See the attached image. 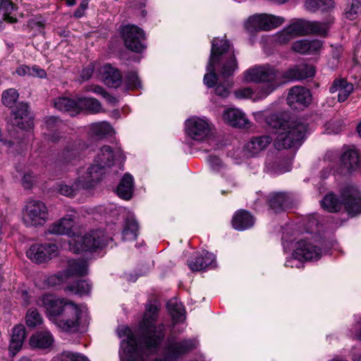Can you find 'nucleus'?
<instances>
[{
	"label": "nucleus",
	"instance_id": "39448f33",
	"mask_svg": "<svg viewBox=\"0 0 361 361\" xmlns=\"http://www.w3.org/2000/svg\"><path fill=\"white\" fill-rule=\"evenodd\" d=\"M243 80L247 82L262 83L256 92L254 100L263 99L284 83L283 71L274 66L264 64L254 66L243 73Z\"/></svg>",
	"mask_w": 361,
	"mask_h": 361
},
{
	"label": "nucleus",
	"instance_id": "b1692460",
	"mask_svg": "<svg viewBox=\"0 0 361 361\" xmlns=\"http://www.w3.org/2000/svg\"><path fill=\"white\" fill-rule=\"evenodd\" d=\"M353 90V85L345 79H336L329 87L331 93H338V101H345Z\"/></svg>",
	"mask_w": 361,
	"mask_h": 361
},
{
	"label": "nucleus",
	"instance_id": "5701e85b",
	"mask_svg": "<svg viewBox=\"0 0 361 361\" xmlns=\"http://www.w3.org/2000/svg\"><path fill=\"white\" fill-rule=\"evenodd\" d=\"M341 166L348 173H350L361 166V158L355 149H348L341 157Z\"/></svg>",
	"mask_w": 361,
	"mask_h": 361
},
{
	"label": "nucleus",
	"instance_id": "de8ad7c7",
	"mask_svg": "<svg viewBox=\"0 0 361 361\" xmlns=\"http://www.w3.org/2000/svg\"><path fill=\"white\" fill-rule=\"evenodd\" d=\"M59 360L61 361H89L83 355L72 351H63L59 355Z\"/></svg>",
	"mask_w": 361,
	"mask_h": 361
},
{
	"label": "nucleus",
	"instance_id": "f03ea898",
	"mask_svg": "<svg viewBox=\"0 0 361 361\" xmlns=\"http://www.w3.org/2000/svg\"><path fill=\"white\" fill-rule=\"evenodd\" d=\"M39 305L45 308L49 319L63 331L75 333L79 331L82 310L77 304L47 294L39 299Z\"/></svg>",
	"mask_w": 361,
	"mask_h": 361
},
{
	"label": "nucleus",
	"instance_id": "c9c22d12",
	"mask_svg": "<svg viewBox=\"0 0 361 361\" xmlns=\"http://www.w3.org/2000/svg\"><path fill=\"white\" fill-rule=\"evenodd\" d=\"M78 113L82 110L87 111L92 114L102 111V108L98 100L92 97L78 98Z\"/></svg>",
	"mask_w": 361,
	"mask_h": 361
},
{
	"label": "nucleus",
	"instance_id": "ddd939ff",
	"mask_svg": "<svg viewBox=\"0 0 361 361\" xmlns=\"http://www.w3.org/2000/svg\"><path fill=\"white\" fill-rule=\"evenodd\" d=\"M284 22V18L270 14H259L251 16L245 27L248 30H270L281 25Z\"/></svg>",
	"mask_w": 361,
	"mask_h": 361
},
{
	"label": "nucleus",
	"instance_id": "e433bc0d",
	"mask_svg": "<svg viewBox=\"0 0 361 361\" xmlns=\"http://www.w3.org/2000/svg\"><path fill=\"white\" fill-rule=\"evenodd\" d=\"M334 6L333 0H306L305 8L311 12L321 11L327 12L331 10Z\"/></svg>",
	"mask_w": 361,
	"mask_h": 361
},
{
	"label": "nucleus",
	"instance_id": "c756f323",
	"mask_svg": "<svg viewBox=\"0 0 361 361\" xmlns=\"http://www.w3.org/2000/svg\"><path fill=\"white\" fill-rule=\"evenodd\" d=\"M64 272L68 278L73 276H83L87 273V261L82 259H69L67 269Z\"/></svg>",
	"mask_w": 361,
	"mask_h": 361
},
{
	"label": "nucleus",
	"instance_id": "c03bdc74",
	"mask_svg": "<svg viewBox=\"0 0 361 361\" xmlns=\"http://www.w3.org/2000/svg\"><path fill=\"white\" fill-rule=\"evenodd\" d=\"M83 176L84 175L80 176L78 180L75 183V188L61 183L57 184L56 189L61 195L68 197H73L75 195L76 190L79 187L85 188L81 183H80V178H82Z\"/></svg>",
	"mask_w": 361,
	"mask_h": 361
},
{
	"label": "nucleus",
	"instance_id": "9d476101",
	"mask_svg": "<svg viewBox=\"0 0 361 361\" xmlns=\"http://www.w3.org/2000/svg\"><path fill=\"white\" fill-rule=\"evenodd\" d=\"M125 46L130 50L140 53L145 49L144 31L135 25H126L121 28Z\"/></svg>",
	"mask_w": 361,
	"mask_h": 361
},
{
	"label": "nucleus",
	"instance_id": "4468645a",
	"mask_svg": "<svg viewBox=\"0 0 361 361\" xmlns=\"http://www.w3.org/2000/svg\"><path fill=\"white\" fill-rule=\"evenodd\" d=\"M312 96L308 89L295 86L290 89L288 97V104L294 109H302L307 106L312 100Z\"/></svg>",
	"mask_w": 361,
	"mask_h": 361
},
{
	"label": "nucleus",
	"instance_id": "680f3d73",
	"mask_svg": "<svg viewBox=\"0 0 361 361\" xmlns=\"http://www.w3.org/2000/svg\"><path fill=\"white\" fill-rule=\"evenodd\" d=\"M87 92H92L95 94H100L104 97V94L106 92L104 89L99 85H92L86 87Z\"/></svg>",
	"mask_w": 361,
	"mask_h": 361
},
{
	"label": "nucleus",
	"instance_id": "3c124183",
	"mask_svg": "<svg viewBox=\"0 0 361 361\" xmlns=\"http://www.w3.org/2000/svg\"><path fill=\"white\" fill-rule=\"evenodd\" d=\"M68 279L64 271L63 273L51 275L47 277L46 281L49 286H54L59 285Z\"/></svg>",
	"mask_w": 361,
	"mask_h": 361
},
{
	"label": "nucleus",
	"instance_id": "412c9836",
	"mask_svg": "<svg viewBox=\"0 0 361 361\" xmlns=\"http://www.w3.org/2000/svg\"><path fill=\"white\" fill-rule=\"evenodd\" d=\"M104 82L109 87L116 88L121 85L122 76L119 71L110 64L104 65L101 69Z\"/></svg>",
	"mask_w": 361,
	"mask_h": 361
},
{
	"label": "nucleus",
	"instance_id": "bf43d9fd",
	"mask_svg": "<svg viewBox=\"0 0 361 361\" xmlns=\"http://www.w3.org/2000/svg\"><path fill=\"white\" fill-rule=\"evenodd\" d=\"M318 219L316 214L312 215L308 220L307 226L310 232H313L318 226Z\"/></svg>",
	"mask_w": 361,
	"mask_h": 361
},
{
	"label": "nucleus",
	"instance_id": "0eeeda50",
	"mask_svg": "<svg viewBox=\"0 0 361 361\" xmlns=\"http://www.w3.org/2000/svg\"><path fill=\"white\" fill-rule=\"evenodd\" d=\"M322 207L329 212H337L344 207L351 216L361 213V192L353 186L344 188L341 192V201L334 194H327L322 200Z\"/></svg>",
	"mask_w": 361,
	"mask_h": 361
},
{
	"label": "nucleus",
	"instance_id": "4be33fe9",
	"mask_svg": "<svg viewBox=\"0 0 361 361\" xmlns=\"http://www.w3.org/2000/svg\"><path fill=\"white\" fill-rule=\"evenodd\" d=\"M322 47V42L318 39H301L295 42L292 45L294 51L302 54H314L319 52Z\"/></svg>",
	"mask_w": 361,
	"mask_h": 361
},
{
	"label": "nucleus",
	"instance_id": "20e7f679",
	"mask_svg": "<svg viewBox=\"0 0 361 361\" xmlns=\"http://www.w3.org/2000/svg\"><path fill=\"white\" fill-rule=\"evenodd\" d=\"M266 123L276 130V137L274 145L277 149L298 147L301 145L307 131V126L298 120H284L279 114H271L266 118Z\"/></svg>",
	"mask_w": 361,
	"mask_h": 361
},
{
	"label": "nucleus",
	"instance_id": "473e14b6",
	"mask_svg": "<svg viewBox=\"0 0 361 361\" xmlns=\"http://www.w3.org/2000/svg\"><path fill=\"white\" fill-rule=\"evenodd\" d=\"M133 178L129 173H126L117 187L118 195L126 200L131 198L133 192Z\"/></svg>",
	"mask_w": 361,
	"mask_h": 361
},
{
	"label": "nucleus",
	"instance_id": "58836bf2",
	"mask_svg": "<svg viewBox=\"0 0 361 361\" xmlns=\"http://www.w3.org/2000/svg\"><path fill=\"white\" fill-rule=\"evenodd\" d=\"M138 234V224L133 218H128L125 221L122 237L124 240H134Z\"/></svg>",
	"mask_w": 361,
	"mask_h": 361
},
{
	"label": "nucleus",
	"instance_id": "052dcab7",
	"mask_svg": "<svg viewBox=\"0 0 361 361\" xmlns=\"http://www.w3.org/2000/svg\"><path fill=\"white\" fill-rule=\"evenodd\" d=\"M34 180V177L31 173H26L23 178V185L25 188L29 189L31 188Z\"/></svg>",
	"mask_w": 361,
	"mask_h": 361
},
{
	"label": "nucleus",
	"instance_id": "2eb2a0df",
	"mask_svg": "<svg viewBox=\"0 0 361 361\" xmlns=\"http://www.w3.org/2000/svg\"><path fill=\"white\" fill-rule=\"evenodd\" d=\"M294 255L299 259L305 261L317 260L321 257L322 252L311 240L302 239L296 244Z\"/></svg>",
	"mask_w": 361,
	"mask_h": 361
},
{
	"label": "nucleus",
	"instance_id": "72a5a7b5",
	"mask_svg": "<svg viewBox=\"0 0 361 361\" xmlns=\"http://www.w3.org/2000/svg\"><path fill=\"white\" fill-rule=\"evenodd\" d=\"M291 161L290 159H283L276 157L274 160H269L266 164L267 171L273 174H281L290 170Z\"/></svg>",
	"mask_w": 361,
	"mask_h": 361
},
{
	"label": "nucleus",
	"instance_id": "a211bd4d",
	"mask_svg": "<svg viewBox=\"0 0 361 361\" xmlns=\"http://www.w3.org/2000/svg\"><path fill=\"white\" fill-rule=\"evenodd\" d=\"M315 71L312 66L300 64L294 66L283 71L284 82L286 80H301L314 75Z\"/></svg>",
	"mask_w": 361,
	"mask_h": 361
},
{
	"label": "nucleus",
	"instance_id": "4d7b16f0",
	"mask_svg": "<svg viewBox=\"0 0 361 361\" xmlns=\"http://www.w3.org/2000/svg\"><path fill=\"white\" fill-rule=\"evenodd\" d=\"M302 259H299L298 257H295L294 255V253L293 254V257L288 258L286 259L285 266L286 267H296L300 268L302 265Z\"/></svg>",
	"mask_w": 361,
	"mask_h": 361
},
{
	"label": "nucleus",
	"instance_id": "1a4fd4ad",
	"mask_svg": "<svg viewBox=\"0 0 361 361\" xmlns=\"http://www.w3.org/2000/svg\"><path fill=\"white\" fill-rule=\"evenodd\" d=\"M48 219V209L44 202L32 200L28 201L23 212V221L27 226H42Z\"/></svg>",
	"mask_w": 361,
	"mask_h": 361
},
{
	"label": "nucleus",
	"instance_id": "f3484780",
	"mask_svg": "<svg viewBox=\"0 0 361 361\" xmlns=\"http://www.w3.org/2000/svg\"><path fill=\"white\" fill-rule=\"evenodd\" d=\"M214 255L207 251L203 250L201 252H197L188 262L190 269L193 271L203 270L209 267H215Z\"/></svg>",
	"mask_w": 361,
	"mask_h": 361
},
{
	"label": "nucleus",
	"instance_id": "49530a36",
	"mask_svg": "<svg viewBox=\"0 0 361 361\" xmlns=\"http://www.w3.org/2000/svg\"><path fill=\"white\" fill-rule=\"evenodd\" d=\"M18 97V92L13 88L4 91L2 94V103L6 106H12Z\"/></svg>",
	"mask_w": 361,
	"mask_h": 361
},
{
	"label": "nucleus",
	"instance_id": "0e129e2a",
	"mask_svg": "<svg viewBox=\"0 0 361 361\" xmlns=\"http://www.w3.org/2000/svg\"><path fill=\"white\" fill-rule=\"evenodd\" d=\"M355 332L353 334V337L356 339L361 341V316L359 317V319L357 321L356 324L355 326Z\"/></svg>",
	"mask_w": 361,
	"mask_h": 361
},
{
	"label": "nucleus",
	"instance_id": "8fccbe9b",
	"mask_svg": "<svg viewBox=\"0 0 361 361\" xmlns=\"http://www.w3.org/2000/svg\"><path fill=\"white\" fill-rule=\"evenodd\" d=\"M126 80L129 88H140L141 81L135 72H129L126 75Z\"/></svg>",
	"mask_w": 361,
	"mask_h": 361
},
{
	"label": "nucleus",
	"instance_id": "ea45409f",
	"mask_svg": "<svg viewBox=\"0 0 361 361\" xmlns=\"http://www.w3.org/2000/svg\"><path fill=\"white\" fill-rule=\"evenodd\" d=\"M16 6L11 0H0V12L4 20L9 23L16 22V18L13 16Z\"/></svg>",
	"mask_w": 361,
	"mask_h": 361
},
{
	"label": "nucleus",
	"instance_id": "a19ab883",
	"mask_svg": "<svg viewBox=\"0 0 361 361\" xmlns=\"http://www.w3.org/2000/svg\"><path fill=\"white\" fill-rule=\"evenodd\" d=\"M66 290L78 295H87L91 290V285L85 280H79L68 285Z\"/></svg>",
	"mask_w": 361,
	"mask_h": 361
},
{
	"label": "nucleus",
	"instance_id": "dca6fc26",
	"mask_svg": "<svg viewBox=\"0 0 361 361\" xmlns=\"http://www.w3.org/2000/svg\"><path fill=\"white\" fill-rule=\"evenodd\" d=\"M12 125L23 130L32 128L33 121L28 111V105L25 103H20L18 105L13 113L11 118Z\"/></svg>",
	"mask_w": 361,
	"mask_h": 361
},
{
	"label": "nucleus",
	"instance_id": "9b49d317",
	"mask_svg": "<svg viewBox=\"0 0 361 361\" xmlns=\"http://www.w3.org/2000/svg\"><path fill=\"white\" fill-rule=\"evenodd\" d=\"M59 247L52 243L32 245L26 252L27 257L35 263H44L58 256Z\"/></svg>",
	"mask_w": 361,
	"mask_h": 361
},
{
	"label": "nucleus",
	"instance_id": "864d4df0",
	"mask_svg": "<svg viewBox=\"0 0 361 361\" xmlns=\"http://www.w3.org/2000/svg\"><path fill=\"white\" fill-rule=\"evenodd\" d=\"M253 94L256 95L252 88L250 87H243L236 90L234 92V95L237 99H248L251 98Z\"/></svg>",
	"mask_w": 361,
	"mask_h": 361
},
{
	"label": "nucleus",
	"instance_id": "6e6d98bb",
	"mask_svg": "<svg viewBox=\"0 0 361 361\" xmlns=\"http://www.w3.org/2000/svg\"><path fill=\"white\" fill-rule=\"evenodd\" d=\"M215 93L221 97L226 98L230 94L229 87L219 83L215 87Z\"/></svg>",
	"mask_w": 361,
	"mask_h": 361
},
{
	"label": "nucleus",
	"instance_id": "69168bd1",
	"mask_svg": "<svg viewBox=\"0 0 361 361\" xmlns=\"http://www.w3.org/2000/svg\"><path fill=\"white\" fill-rule=\"evenodd\" d=\"M16 72L19 75H30V67L27 66L19 67Z\"/></svg>",
	"mask_w": 361,
	"mask_h": 361
},
{
	"label": "nucleus",
	"instance_id": "2f4dec72",
	"mask_svg": "<svg viewBox=\"0 0 361 361\" xmlns=\"http://www.w3.org/2000/svg\"><path fill=\"white\" fill-rule=\"evenodd\" d=\"M334 23V18L329 16L324 22L308 21V34H314L320 36H326L331 25Z\"/></svg>",
	"mask_w": 361,
	"mask_h": 361
},
{
	"label": "nucleus",
	"instance_id": "e2e57ef3",
	"mask_svg": "<svg viewBox=\"0 0 361 361\" xmlns=\"http://www.w3.org/2000/svg\"><path fill=\"white\" fill-rule=\"evenodd\" d=\"M94 72V68L92 66H88L85 68H84L81 71L80 77L82 78L83 80H87L90 79Z\"/></svg>",
	"mask_w": 361,
	"mask_h": 361
},
{
	"label": "nucleus",
	"instance_id": "f257e3e1",
	"mask_svg": "<svg viewBox=\"0 0 361 361\" xmlns=\"http://www.w3.org/2000/svg\"><path fill=\"white\" fill-rule=\"evenodd\" d=\"M158 308L154 305L146 307L142 322L139 324L140 338L137 340L128 327L118 329L119 337L127 336L121 341V361H149V354L157 352L165 338L164 326L157 325ZM195 339L177 341L169 339L165 344L163 358L152 361H177L197 347Z\"/></svg>",
	"mask_w": 361,
	"mask_h": 361
},
{
	"label": "nucleus",
	"instance_id": "09e8293b",
	"mask_svg": "<svg viewBox=\"0 0 361 361\" xmlns=\"http://www.w3.org/2000/svg\"><path fill=\"white\" fill-rule=\"evenodd\" d=\"M360 7V1L358 0H353L350 6L345 9V16L346 18L350 20H355L357 16Z\"/></svg>",
	"mask_w": 361,
	"mask_h": 361
},
{
	"label": "nucleus",
	"instance_id": "6e6552de",
	"mask_svg": "<svg viewBox=\"0 0 361 361\" xmlns=\"http://www.w3.org/2000/svg\"><path fill=\"white\" fill-rule=\"evenodd\" d=\"M108 239L101 230L92 231L82 236L77 235L69 240V248L75 252H92L107 244Z\"/></svg>",
	"mask_w": 361,
	"mask_h": 361
},
{
	"label": "nucleus",
	"instance_id": "f704fd0d",
	"mask_svg": "<svg viewBox=\"0 0 361 361\" xmlns=\"http://www.w3.org/2000/svg\"><path fill=\"white\" fill-rule=\"evenodd\" d=\"M113 131L111 126L108 122L102 121L91 124L89 134L95 138L102 139L106 135H111Z\"/></svg>",
	"mask_w": 361,
	"mask_h": 361
},
{
	"label": "nucleus",
	"instance_id": "5fc2aeb1",
	"mask_svg": "<svg viewBox=\"0 0 361 361\" xmlns=\"http://www.w3.org/2000/svg\"><path fill=\"white\" fill-rule=\"evenodd\" d=\"M207 161L214 171H219L223 167L221 159L216 156H209Z\"/></svg>",
	"mask_w": 361,
	"mask_h": 361
},
{
	"label": "nucleus",
	"instance_id": "423d86ee",
	"mask_svg": "<svg viewBox=\"0 0 361 361\" xmlns=\"http://www.w3.org/2000/svg\"><path fill=\"white\" fill-rule=\"evenodd\" d=\"M124 156L119 147L112 148L109 145L103 146L97 153L93 164L89 167L80 183L84 188H90L93 183L99 181L106 168L111 166L115 160L123 161Z\"/></svg>",
	"mask_w": 361,
	"mask_h": 361
},
{
	"label": "nucleus",
	"instance_id": "f8f14e48",
	"mask_svg": "<svg viewBox=\"0 0 361 361\" xmlns=\"http://www.w3.org/2000/svg\"><path fill=\"white\" fill-rule=\"evenodd\" d=\"M185 133L191 139L200 142L210 135L211 128L206 120L193 116L185 121Z\"/></svg>",
	"mask_w": 361,
	"mask_h": 361
},
{
	"label": "nucleus",
	"instance_id": "7c9ffc66",
	"mask_svg": "<svg viewBox=\"0 0 361 361\" xmlns=\"http://www.w3.org/2000/svg\"><path fill=\"white\" fill-rule=\"evenodd\" d=\"M267 203L274 212H279L287 207L288 198L284 192H273L268 196Z\"/></svg>",
	"mask_w": 361,
	"mask_h": 361
},
{
	"label": "nucleus",
	"instance_id": "a878e982",
	"mask_svg": "<svg viewBox=\"0 0 361 361\" xmlns=\"http://www.w3.org/2000/svg\"><path fill=\"white\" fill-rule=\"evenodd\" d=\"M54 341V336L49 331H37L30 338V345L33 348L47 349Z\"/></svg>",
	"mask_w": 361,
	"mask_h": 361
},
{
	"label": "nucleus",
	"instance_id": "cd10ccee",
	"mask_svg": "<svg viewBox=\"0 0 361 361\" xmlns=\"http://www.w3.org/2000/svg\"><path fill=\"white\" fill-rule=\"evenodd\" d=\"M254 224V217L250 213L243 209L238 211L234 214L232 219L233 227L238 231H244L250 228Z\"/></svg>",
	"mask_w": 361,
	"mask_h": 361
},
{
	"label": "nucleus",
	"instance_id": "603ef678",
	"mask_svg": "<svg viewBox=\"0 0 361 361\" xmlns=\"http://www.w3.org/2000/svg\"><path fill=\"white\" fill-rule=\"evenodd\" d=\"M275 41L280 44H285L291 40L293 37L292 34L288 30V28H284L282 31L278 32L275 35Z\"/></svg>",
	"mask_w": 361,
	"mask_h": 361
},
{
	"label": "nucleus",
	"instance_id": "bb28decb",
	"mask_svg": "<svg viewBox=\"0 0 361 361\" xmlns=\"http://www.w3.org/2000/svg\"><path fill=\"white\" fill-rule=\"evenodd\" d=\"M269 135H262L252 137L246 145L245 149L251 156L256 155L264 150L271 142Z\"/></svg>",
	"mask_w": 361,
	"mask_h": 361
},
{
	"label": "nucleus",
	"instance_id": "c85d7f7f",
	"mask_svg": "<svg viewBox=\"0 0 361 361\" xmlns=\"http://www.w3.org/2000/svg\"><path fill=\"white\" fill-rule=\"evenodd\" d=\"M54 105L59 111L66 112L71 116L78 114V99L74 100L66 97H58L54 100Z\"/></svg>",
	"mask_w": 361,
	"mask_h": 361
},
{
	"label": "nucleus",
	"instance_id": "6ab92c4d",
	"mask_svg": "<svg viewBox=\"0 0 361 361\" xmlns=\"http://www.w3.org/2000/svg\"><path fill=\"white\" fill-rule=\"evenodd\" d=\"M75 216L66 215L60 220L49 225L47 232L55 235H71L74 226Z\"/></svg>",
	"mask_w": 361,
	"mask_h": 361
},
{
	"label": "nucleus",
	"instance_id": "338daca9",
	"mask_svg": "<svg viewBox=\"0 0 361 361\" xmlns=\"http://www.w3.org/2000/svg\"><path fill=\"white\" fill-rule=\"evenodd\" d=\"M104 98L111 104H116L118 102L116 97L110 95L107 92L104 94Z\"/></svg>",
	"mask_w": 361,
	"mask_h": 361
},
{
	"label": "nucleus",
	"instance_id": "13d9d810",
	"mask_svg": "<svg viewBox=\"0 0 361 361\" xmlns=\"http://www.w3.org/2000/svg\"><path fill=\"white\" fill-rule=\"evenodd\" d=\"M30 75L34 77H38L40 78H44L47 76V73L44 69L37 66H34L32 67H30Z\"/></svg>",
	"mask_w": 361,
	"mask_h": 361
},
{
	"label": "nucleus",
	"instance_id": "37998d69",
	"mask_svg": "<svg viewBox=\"0 0 361 361\" xmlns=\"http://www.w3.org/2000/svg\"><path fill=\"white\" fill-rule=\"evenodd\" d=\"M286 27L293 37L308 34L307 20H297Z\"/></svg>",
	"mask_w": 361,
	"mask_h": 361
},
{
	"label": "nucleus",
	"instance_id": "a18cd8bd",
	"mask_svg": "<svg viewBox=\"0 0 361 361\" xmlns=\"http://www.w3.org/2000/svg\"><path fill=\"white\" fill-rule=\"evenodd\" d=\"M25 322L29 327H35L42 324V317L36 309L30 308L27 312Z\"/></svg>",
	"mask_w": 361,
	"mask_h": 361
},
{
	"label": "nucleus",
	"instance_id": "79ce46f5",
	"mask_svg": "<svg viewBox=\"0 0 361 361\" xmlns=\"http://www.w3.org/2000/svg\"><path fill=\"white\" fill-rule=\"evenodd\" d=\"M79 157V149L75 145L66 147L59 155L62 163H72Z\"/></svg>",
	"mask_w": 361,
	"mask_h": 361
},
{
	"label": "nucleus",
	"instance_id": "393cba45",
	"mask_svg": "<svg viewBox=\"0 0 361 361\" xmlns=\"http://www.w3.org/2000/svg\"><path fill=\"white\" fill-rule=\"evenodd\" d=\"M25 338V328L23 325H17L13 329L9 344V353L13 357L21 349Z\"/></svg>",
	"mask_w": 361,
	"mask_h": 361
},
{
	"label": "nucleus",
	"instance_id": "7ed1b4c3",
	"mask_svg": "<svg viewBox=\"0 0 361 361\" xmlns=\"http://www.w3.org/2000/svg\"><path fill=\"white\" fill-rule=\"evenodd\" d=\"M218 66V71L224 78L231 77L238 68L233 46L226 39L219 40L214 38L212 42L211 53L207 66L208 73L203 78L204 84L209 88L217 83L218 78L215 71Z\"/></svg>",
	"mask_w": 361,
	"mask_h": 361
},
{
	"label": "nucleus",
	"instance_id": "aec40b11",
	"mask_svg": "<svg viewBox=\"0 0 361 361\" xmlns=\"http://www.w3.org/2000/svg\"><path fill=\"white\" fill-rule=\"evenodd\" d=\"M224 121L228 125L237 128H247L250 122L245 114L238 109H228L224 111Z\"/></svg>",
	"mask_w": 361,
	"mask_h": 361
},
{
	"label": "nucleus",
	"instance_id": "774afa93",
	"mask_svg": "<svg viewBox=\"0 0 361 361\" xmlns=\"http://www.w3.org/2000/svg\"><path fill=\"white\" fill-rule=\"evenodd\" d=\"M59 119L56 118V117H54V116H51V117H49L47 120V125L48 126V128H51V125L53 123H59Z\"/></svg>",
	"mask_w": 361,
	"mask_h": 361
},
{
	"label": "nucleus",
	"instance_id": "4c0bfd02",
	"mask_svg": "<svg viewBox=\"0 0 361 361\" xmlns=\"http://www.w3.org/2000/svg\"><path fill=\"white\" fill-rule=\"evenodd\" d=\"M166 306L174 322H182L185 319V310L181 302L173 299L169 300Z\"/></svg>",
	"mask_w": 361,
	"mask_h": 361
}]
</instances>
